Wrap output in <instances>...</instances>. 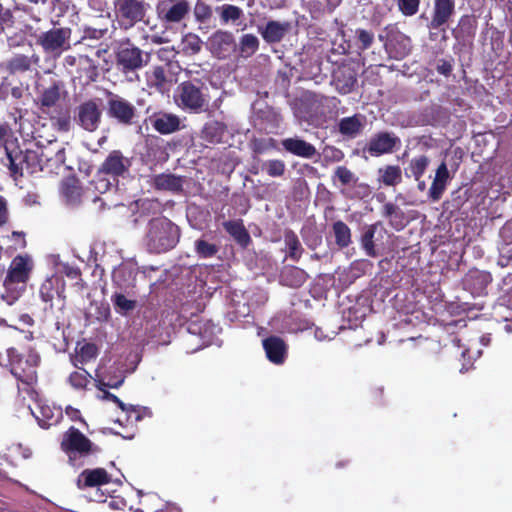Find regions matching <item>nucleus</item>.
Masks as SVG:
<instances>
[{"mask_svg":"<svg viewBox=\"0 0 512 512\" xmlns=\"http://www.w3.org/2000/svg\"><path fill=\"white\" fill-rule=\"evenodd\" d=\"M179 239V227L168 218L156 217L148 222L144 243L150 253H165L173 249Z\"/></svg>","mask_w":512,"mask_h":512,"instance_id":"f257e3e1","label":"nucleus"},{"mask_svg":"<svg viewBox=\"0 0 512 512\" xmlns=\"http://www.w3.org/2000/svg\"><path fill=\"white\" fill-rule=\"evenodd\" d=\"M4 148L8 169L15 180L23 177L25 173L33 175L42 171L35 146L28 147L26 143L21 146L15 140L6 142Z\"/></svg>","mask_w":512,"mask_h":512,"instance_id":"f03ea898","label":"nucleus"},{"mask_svg":"<svg viewBox=\"0 0 512 512\" xmlns=\"http://www.w3.org/2000/svg\"><path fill=\"white\" fill-rule=\"evenodd\" d=\"M33 263L28 256L18 255L10 263L7 275L3 281L4 293L2 299L7 304H14L26 289Z\"/></svg>","mask_w":512,"mask_h":512,"instance_id":"7ed1b4c3","label":"nucleus"},{"mask_svg":"<svg viewBox=\"0 0 512 512\" xmlns=\"http://www.w3.org/2000/svg\"><path fill=\"white\" fill-rule=\"evenodd\" d=\"M61 450L67 455L68 462L72 466L83 465V458L95 455L101 449L86 437L79 429L74 426L64 432L61 443Z\"/></svg>","mask_w":512,"mask_h":512,"instance_id":"20e7f679","label":"nucleus"},{"mask_svg":"<svg viewBox=\"0 0 512 512\" xmlns=\"http://www.w3.org/2000/svg\"><path fill=\"white\" fill-rule=\"evenodd\" d=\"M8 357L11 374L23 385L27 386L25 391L28 394H37L33 387L37 383V367L41 361L40 356L31 351L23 357L15 354L14 349H9Z\"/></svg>","mask_w":512,"mask_h":512,"instance_id":"39448f33","label":"nucleus"},{"mask_svg":"<svg viewBox=\"0 0 512 512\" xmlns=\"http://www.w3.org/2000/svg\"><path fill=\"white\" fill-rule=\"evenodd\" d=\"M114 54L116 68L124 75L142 69L150 60L149 53L142 51L128 38L118 43Z\"/></svg>","mask_w":512,"mask_h":512,"instance_id":"423d86ee","label":"nucleus"},{"mask_svg":"<svg viewBox=\"0 0 512 512\" xmlns=\"http://www.w3.org/2000/svg\"><path fill=\"white\" fill-rule=\"evenodd\" d=\"M174 99L182 110L195 114L205 112L209 103L208 95L204 92V85L192 81L180 83Z\"/></svg>","mask_w":512,"mask_h":512,"instance_id":"0eeeda50","label":"nucleus"},{"mask_svg":"<svg viewBox=\"0 0 512 512\" xmlns=\"http://www.w3.org/2000/svg\"><path fill=\"white\" fill-rule=\"evenodd\" d=\"M113 12L120 28L128 30L144 20L147 3L145 0H114Z\"/></svg>","mask_w":512,"mask_h":512,"instance_id":"6e6552de","label":"nucleus"},{"mask_svg":"<svg viewBox=\"0 0 512 512\" xmlns=\"http://www.w3.org/2000/svg\"><path fill=\"white\" fill-rule=\"evenodd\" d=\"M70 36V28H52L38 36L37 44L45 53L59 57L64 51L70 49Z\"/></svg>","mask_w":512,"mask_h":512,"instance_id":"1a4fd4ad","label":"nucleus"},{"mask_svg":"<svg viewBox=\"0 0 512 512\" xmlns=\"http://www.w3.org/2000/svg\"><path fill=\"white\" fill-rule=\"evenodd\" d=\"M207 50L219 60H227L237 52V42L232 32L218 29L207 39Z\"/></svg>","mask_w":512,"mask_h":512,"instance_id":"9d476101","label":"nucleus"},{"mask_svg":"<svg viewBox=\"0 0 512 512\" xmlns=\"http://www.w3.org/2000/svg\"><path fill=\"white\" fill-rule=\"evenodd\" d=\"M107 114L118 124L130 126L138 117L136 107L127 99L109 92L107 101Z\"/></svg>","mask_w":512,"mask_h":512,"instance_id":"9b49d317","label":"nucleus"},{"mask_svg":"<svg viewBox=\"0 0 512 512\" xmlns=\"http://www.w3.org/2000/svg\"><path fill=\"white\" fill-rule=\"evenodd\" d=\"M131 166L132 158L125 156L121 150H112L98 169L118 182L119 178L129 175Z\"/></svg>","mask_w":512,"mask_h":512,"instance_id":"f8f14e48","label":"nucleus"},{"mask_svg":"<svg viewBox=\"0 0 512 512\" xmlns=\"http://www.w3.org/2000/svg\"><path fill=\"white\" fill-rule=\"evenodd\" d=\"M456 13V0H433V8L427 28L446 32L450 20Z\"/></svg>","mask_w":512,"mask_h":512,"instance_id":"ddd939ff","label":"nucleus"},{"mask_svg":"<svg viewBox=\"0 0 512 512\" xmlns=\"http://www.w3.org/2000/svg\"><path fill=\"white\" fill-rule=\"evenodd\" d=\"M102 111L97 100L90 99L76 108L75 121L84 130L94 132L101 123Z\"/></svg>","mask_w":512,"mask_h":512,"instance_id":"4468645a","label":"nucleus"},{"mask_svg":"<svg viewBox=\"0 0 512 512\" xmlns=\"http://www.w3.org/2000/svg\"><path fill=\"white\" fill-rule=\"evenodd\" d=\"M190 9V3L187 0H161L156 6L159 19L169 24L184 20Z\"/></svg>","mask_w":512,"mask_h":512,"instance_id":"2eb2a0df","label":"nucleus"},{"mask_svg":"<svg viewBox=\"0 0 512 512\" xmlns=\"http://www.w3.org/2000/svg\"><path fill=\"white\" fill-rule=\"evenodd\" d=\"M33 146H35L38 158H40L42 171L45 168L52 171L65 164V148L57 141L49 142L47 146L39 145V143H34Z\"/></svg>","mask_w":512,"mask_h":512,"instance_id":"dca6fc26","label":"nucleus"},{"mask_svg":"<svg viewBox=\"0 0 512 512\" xmlns=\"http://www.w3.org/2000/svg\"><path fill=\"white\" fill-rule=\"evenodd\" d=\"M401 145V140L393 132L381 131L374 134L364 147V152L370 156L378 157L390 154Z\"/></svg>","mask_w":512,"mask_h":512,"instance_id":"f3484780","label":"nucleus"},{"mask_svg":"<svg viewBox=\"0 0 512 512\" xmlns=\"http://www.w3.org/2000/svg\"><path fill=\"white\" fill-rule=\"evenodd\" d=\"M357 75V70L351 64H342L334 70L331 84L339 94H349L357 84Z\"/></svg>","mask_w":512,"mask_h":512,"instance_id":"a211bd4d","label":"nucleus"},{"mask_svg":"<svg viewBox=\"0 0 512 512\" xmlns=\"http://www.w3.org/2000/svg\"><path fill=\"white\" fill-rule=\"evenodd\" d=\"M111 475L104 468L85 469L77 478V487L79 489L99 487L109 484Z\"/></svg>","mask_w":512,"mask_h":512,"instance_id":"6ab92c4d","label":"nucleus"},{"mask_svg":"<svg viewBox=\"0 0 512 512\" xmlns=\"http://www.w3.org/2000/svg\"><path fill=\"white\" fill-rule=\"evenodd\" d=\"M268 360L274 364H283L287 356V344L279 336H269L262 341Z\"/></svg>","mask_w":512,"mask_h":512,"instance_id":"aec40b11","label":"nucleus"},{"mask_svg":"<svg viewBox=\"0 0 512 512\" xmlns=\"http://www.w3.org/2000/svg\"><path fill=\"white\" fill-rule=\"evenodd\" d=\"M60 193L67 204L75 206L80 204L84 191L80 180L76 176L70 175L61 181Z\"/></svg>","mask_w":512,"mask_h":512,"instance_id":"412c9836","label":"nucleus"},{"mask_svg":"<svg viewBox=\"0 0 512 512\" xmlns=\"http://www.w3.org/2000/svg\"><path fill=\"white\" fill-rule=\"evenodd\" d=\"M291 30V23L288 21L280 22L269 20L266 25L260 29V34L265 42L269 44L279 43Z\"/></svg>","mask_w":512,"mask_h":512,"instance_id":"4be33fe9","label":"nucleus"},{"mask_svg":"<svg viewBox=\"0 0 512 512\" xmlns=\"http://www.w3.org/2000/svg\"><path fill=\"white\" fill-rule=\"evenodd\" d=\"M283 149L295 156L311 159L317 154V150L311 143L299 138L290 137L281 141Z\"/></svg>","mask_w":512,"mask_h":512,"instance_id":"5701e85b","label":"nucleus"},{"mask_svg":"<svg viewBox=\"0 0 512 512\" xmlns=\"http://www.w3.org/2000/svg\"><path fill=\"white\" fill-rule=\"evenodd\" d=\"M76 73L82 85H90L96 82L100 75L98 64L86 55H80L78 57Z\"/></svg>","mask_w":512,"mask_h":512,"instance_id":"b1692460","label":"nucleus"},{"mask_svg":"<svg viewBox=\"0 0 512 512\" xmlns=\"http://www.w3.org/2000/svg\"><path fill=\"white\" fill-rule=\"evenodd\" d=\"M307 279L306 271L293 265L284 266L279 274V283L289 288H299Z\"/></svg>","mask_w":512,"mask_h":512,"instance_id":"393cba45","label":"nucleus"},{"mask_svg":"<svg viewBox=\"0 0 512 512\" xmlns=\"http://www.w3.org/2000/svg\"><path fill=\"white\" fill-rule=\"evenodd\" d=\"M64 292V281L58 276H51L45 279L39 289V295L43 302L49 304V308H53V299L55 295L61 296Z\"/></svg>","mask_w":512,"mask_h":512,"instance_id":"a878e982","label":"nucleus"},{"mask_svg":"<svg viewBox=\"0 0 512 512\" xmlns=\"http://www.w3.org/2000/svg\"><path fill=\"white\" fill-rule=\"evenodd\" d=\"M152 127L160 134H170L180 129V119L177 115L168 113L155 114L150 118Z\"/></svg>","mask_w":512,"mask_h":512,"instance_id":"bb28decb","label":"nucleus"},{"mask_svg":"<svg viewBox=\"0 0 512 512\" xmlns=\"http://www.w3.org/2000/svg\"><path fill=\"white\" fill-rule=\"evenodd\" d=\"M450 173L445 162L436 169L434 180L429 189V197L432 201H439L446 189Z\"/></svg>","mask_w":512,"mask_h":512,"instance_id":"cd10ccee","label":"nucleus"},{"mask_svg":"<svg viewBox=\"0 0 512 512\" xmlns=\"http://www.w3.org/2000/svg\"><path fill=\"white\" fill-rule=\"evenodd\" d=\"M40 57L37 54L26 56L16 54L7 62V70L10 74L24 73L31 70L32 66H39Z\"/></svg>","mask_w":512,"mask_h":512,"instance_id":"c85d7f7f","label":"nucleus"},{"mask_svg":"<svg viewBox=\"0 0 512 512\" xmlns=\"http://www.w3.org/2000/svg\"><path fill=\"white\" fill-rule=\"evenodd\" d=\"M227 132V126L220 121H209L204 124L200 137L209 144H218L223 141Z\"/></svg>","mask_w":512,"mask_h":512,"instance_id":"c756f323","label":"nucleus"},{"mask_svg":"<svg viewBox=\"0 0 512 512\" xmlns=\"http://www.w3.org/2000/svg\"><path fill=\"white\" fill-rule=\"evenodd\" d=\"M365 117L360 114L344 117L338 123V131L341 135L355 138L364 128Z\"/></svg>","mask_w":512,"mask_h":512,"instance_id":"7c9ffc66","label":"nucleus"},{"mask_svg":"<svg viewBox=\"0 0 512 512\" xmlns=\"http://www.w3.org/2000/svg\"><path fill=\"white\" fill-rule=\"evenodd\" d=\"M223 227L241 247L246 248L250 244L251 237L241 219L225 221Z\"/></svg>","mask_w":512,"mask_h":512,"instance_id":"2f4dec72","label":"nucleus"},{"mask_svg":"<svg viewBox=\"0 0 512 512\" xmlns=\"http://www.w3.org/2000/svg\"><path fill=\"white\" fill-rule=\"evenodd\" d=\"M61 84L58 81L44 89L38 97L37 104L42 112H47L50 108L54 107L60 99Z\"/></svg>","mask_w":512,"mask_h":512,"instance_id":"473e14b6","label":"nucleus"},{"mask_svg":"<svg viewBox=\"0 0 512 512\" xmlns=\"http://www.w3.org/2000/svg\"><path fill=\"white\" fill-rule=\"evenodd\" d=\"M352 45L355 47L357 54L370 49L375 42V34L372 30L366 28H356L353 31Z\"/></svg>","mask_w":512,"mask_h":512,"instance_id":"72a5a7b5","label":"nucleus"},{"mask_svg":"<svg viewBox=\"0 0 512 512\" xmlns=\"http://www.w3.org/2000/svg\"><path fill=\"white\" fill-rule=\"evenodd\" d=\"M154 187L157 190L178 193L183 189V178L174 174L161 173L154 177Z\"/></svg>","mask_w":512,"mask_h":512,"instance_id":"f704fd0d","label":"nucleus"},{"mask_svg":"<svg viewBox=\"0 0 512 512\" xmlns=\"http://www.w3.org/2000/svg\"><path fill=\"white\" fill-rule=\"evenodd\" d=\"M146 81L149 88L164 93L168 90V79L164 67L154 66L146 72Z\"/></svg>","mask_w":512,"mask_h":512,"instance_id":"c9c22d12","label":"nucleus"},{"mask_svg":"<svg viewBox=\"0 0 512 512\" xmlns=\"http://www.w3.org/2000/svg\"><path fill=\"white\" fill-rule=\"evenodd\" d=\"M380 184L395 187L402 182V170L398 165H386L378 169Z\"/></svg>","mask_w":512,"mask_h":512,"instance_id":"e433bc0d","label":"nucleus"},{"mask_svg":"<svg viewBox=\"0 0 512 512\" xmlns=\"http://www.w3.org/2000/svg\"><path fill=\"white\" fill-rule=\"evenodd\" d=\"M259 45L257 36L251 33L243 34L237 44L236 54L241 58H250L258 51Z\"/></svg>","mask_w":512,"mask_h":512,"instance_id":"4c0bfd02","label":"nucleus"},{"mask_svg":"<svg viewBox=\"0 0 512 512\" xmlns=\"http://www.w3.org/2000/svg\"><path fill=\"white\" fill-rule=\"evenodd\" d=\"M98 353L99 350L96 344L85 343L77 350L76 355L71 356V362L74 367L80 368V366L83 367L85 364L96 359Z\"/></svg>","mask_w":512,"mask_h":512,"instance_id":"58836bf2","label":"nucleus"},{"mask_svg":"<svg viewBox=\"0 0 512 512\" xmlns=\"http://www.w3.org/2000/svg\"><path fill=\"white\" fill-rule=\"evenodd\" d=\"M477 21L471 15H463L459 19L458 27L453 30L456 39L472 38L475 36Z\"/></svg>","mask_w":512,"mask_h":512,"instance_id":"ea45409f","label":"nucleus"},{"mask_svg":"<svg viewBox=\"0 0 512 512\" xmlns=\"http://www.w3.org/2000/svg\"><path fill=\"white\" fill-rule=\"evenodd\" d=\"M284 242L288 250L289 258L298 262L304 252V249L297 234L291 229H286L284 231Z\"/></svg>","mask_w":512,"mask_h":512,"instance_id":"a19ab883","label":"nucleus"},{"mask_svg":"<svg viewBox=\"0 0 512 512\" xmlns=\"http://www.w3.org/2000/svg\"><path fill=\"white\" fill-rule=\"evenodd\" d=\"M492 281L491 274L485 271H471L465 278V285L472 286L481 293Z\"/></svg>","mask_w":512,"mask_h":512,"instance_id":"79ce46f5","label":"nucleus"},{"mask_svg":"<svg viewBox=\"0 0 512 512\" xmlns=\"http://www.w3.org/2000/svg\"><path fill=\"white\" fill-rule=\"evenodd\" d=\"M429 158L426 155H420L410 160L408 167L405 169L407 177H413L419 181L426 172L429 165Z\"/></svg>","mask_w":512,"mask_h":512,"instance_id":"37998d69","label":"nucleus"},{"mask_svg":"<svg viewBox=\"0 0 512 512\" xmlns=\"http://www.w3.org/2000/svg\"><path fill=\"white\" fill-rule=\"evenodd\" d=\"M332 230L335 237V243L339 248L343 249L351 244V230L345 222L341 220L334 222Z\"/></svg>","mask_w":512,"mask_h":512,"instance_id":"c03bdc74","label":"nucleus"},{"mask_svg":"<svg viewBox=\"0 0 512 512\" xmlns=\"http://www.w3.org/2000/svg\"><path fill=\"white\" fill-rule=\"evenodd\" d=\"M217 11L222 24H236L244 16L243 10L232 4H223L217 7Z\"/></svg>","mask_w":512,"mask_h":512,"instance_id":"a18cd8bd","label":"nucleus"},{"mask_svg":"<svg viewBox=\"0 0 512 512\" xmlns=\"http://www.w3.org/2000/svg\"><path fill=\"white\" fill-rule=\"evenodd\" d=\"M377 230V224L368 225L360 238L361 247L365 251L366 255L369 257H376L378 255L375 244L374 237Z\"/></svg>","mask_w":512,"mask_h":512,"instance_id":"49530a36","label":"nucleus"},{"mask_svg":"<svg viewBox=\"0 0 512 512\" xmlns=\"http://www.w3.org/2000/svg\"><path fill=\"white\" fill-rule=\"evenodd\" d=\"M78 369V371H74L69 375L67 381L73 389L78 391H85L91 379L93 378L91 374L83 367L80 366Z\"/></svg>","mask_w":512,"mask_h":512,"instance_id":"de8ad7c7","label":"nucleus"},{"mask_svg":"<svg viewBox=\"0 0 512 512\" xmlns=\"http://www.w3.org/2000/svg\"><path fill=\"white\" fill-rule=\"evenodd\" d=\"M382 215L389 219L390 224L397 230L403 227L404 213L394 203L387 202L382 209Z\"/></svg>","mask_w":512,"mask_h":512,"instance_id":"09e8293b","label":"nucleus"},{"mask_svg":"<svg viewBox=\"0 0 512 512\" xmlns=\"http://www.w3.org/2000/svg\"><path fill=\"white\" fill-rule=\"evenodd\" d=\"M203 42L195 33H187L182 39V51L186 55L198 54L202 49Z\"/></svg>","mask_w":512,"mask_h":512,"instance_id":"8fccbe9b","label":"nucleus"},{"mask_svg":"<svg viewBox=\"0 0 512 512\" xmlns=\"http://www.w3.org/2000/svg\"><path fill=\"white\" fill-rule=\"evenodd\" d=\"M112 186L108 175L101 173V170L98 169L94 178L90 181L88 190H92L95 193L103 194L107 192Z\"/></svg>","mask_w":512,"mask_h":512,"instance_id":"3c124183","label":"nucleus"},{"mask_svg":"<svg viewBox=\"0 0 512 512\" xmlns=\"http://www.w3.org/2000/svg\"><path fill=\"white\" fill-rule=\"evenodd\" d=\"M194 249L199 258H212L219 252V246L213 243H209L204 239H198L195 241Z\"/></svg>","mask_w":512,"mask_h":512,"instance_id":"603ef678","label":"nucleus"},{"mask_svg":"<svg viewBox=\"0 0 512 512\" xmlns=\"http://www.w3.org/2000/svg\"><path fill=\"white\" fill-rule=\"evenodd\" d=\"M112 302L117 312L125 314L129 311H132L136 308V300L128 299L122 293H115L112 296Z\"/></svg>","mask_w":512,"mask_h":512,"instance_id":"864d4df0","label":"nucleus"},{"mask_svg":"<svg viewBox=\"0 0 512 512\" xmlns=\"http://www.w3.org/2000/svg\"><path fill=\"white\" fill-rule=\"evenodd\" d=\"M398 11L405 17H412L419 12L421 0H394Z\"/></svg>","mask_w":512,"mask_h":512,"instance_id":"5fc2aeb1","label":"nucleus"},{"mask_svg":"<svg viewBox=\"0 0 512 512\" xmlns=\"http://www.w3.org/2000/svg\"><path fill=\"white\" fill-rule=\"evenodd\" d=\"M107 33H108L107 28H95V27H91V26H85L83 28V34L79 41V44H86L88 46H92L91 44L86 43V41H89V40L99 41L102 38H104Z\"/></svg>","mask_w":512,"mask_h":512,"instance_id":"6e6d98bb","label":"nucleus"},{"mask_svg":"<svg viewBox=\"0 0 512 512\" xmlns=\"http://www.w3.org/2000/svg\"><path fill=\"white\" fill-rule=\"evenodd\" d=\"M262 168L270 177H281L286 171L285 162L280 159L267 160Z\"/></svg>","mask_w":512,"mask_h":512,"instance_id":"4d7b16f0","label":"nucleus"},{"mask_svg":"<svg viewBox=\"0 0 512 512\" xmlns=\"http://www.w3.org/2000/svg\"><path fill=\"white\" fill-rule=\"evenodd\" d=\"M194 16L200 23L207 22L212 17V8L203 0H197L194 6Z\"/></svg>","mask_w":512,"mask_h":512,"instance_id":"13d9d810","label":"nucleus"},{"mask_svg":"<svg viewBox=\"0 0 512 512\" xmlns=\"http://www.w3.org/2000/svg\"><path fill=\"white\" fill-rule=\"evenodd\" d=\"M39 416H36L40 427L47 429L51 425L57 422V419L53 420L54 415L52 409L47 405L40 406Z\"/></svg>","mask_w":512,"mask_h":512,"instance_id":"bf43d9fd","label":"nucleus"},{"mask_svg":"<svg viewBox=\"0 0 512 512\" xmlns=\"http://www.w3.org/2000/svg\"><path fill=\"white\" fill-rule=\"evenodd\" d=\"M335 177H337L340 183L344 186L355 184L357 181L354 173L346 166H338L335 170Z\"/></svg>","mask_w":512,"mask_h":512,"instance_id":"052dcab7","label":"nucleus"},{"mask_svg":"<svg viewBox=\"0 0 512 512\" xmlns=\"http://www.w3.org/2000/svg\"><path fill=\"white\" fill-rule=\"evenodd\" d=\"M436 71L443 76H450L453 71V58L439 59L436 65Z\"/></svg>","mask_w":512,"mask_h":512,"instance_id":"680f3d73","label":"nucleus"},{"mask_svg":"<svg viewBox=\"0 0 512 512\" xmlns=\"http://www.w3.org/2000/svg\"><path fill=\"white\" fill-rule=\"evenodd\" d=\"M475 358L470 355V349L466 348L461 351V367L460 372L464 373L473 367Z\"/></svg>","mask_w":512,"mask_h":512,"instance_id":"e2e57ef3","label":"nucleus"},{"mask_svg":"<svg viewBox=\"0 0 512 512\" xmlns=\"http://www.w3.org/2000/svg\"><path fill=\"white\" fill-rule=\"evenodd\" d=\"M274 140L272 138L265 140V139H254L251 142L252 150L255 154H262L266 150L269 149L270 145L269 143H272Z\"/></svg>","mask_w":512,"mask_h":512,"instance_id":"0e129e2a","label":"nucleus"},{"mask_svg":"<svg viewBox=\"0 0 512 512\" xmlns=\"http://www.w3.org/2000/svg\"><path fill=\"white\" fill-rule=\"evenodd\" d=\"M14 24V16L9 9H0V26L2 27V32L5 28H10Z\"/></svg>","mask_w":512,"mask_h":512,"instance_id":"69168bd1","label":"nucleus"},{"mask_svg":"<svg viewBox=\"0 0 512 512\" xmlns=\"http://www.w3.org/2000/svg\"><path fill=\"white\" fill-rule=\"evenodd\" d=\"M498 265L501 267L512 266V247L507 248L500 253Z\"/></svg>","mask_w":512,"mask_h":512,"instance_id":"338daca9","label":"nucleus"},{"mask_svg":"<svg viewBox=\"0 0 512 512\" xmlns=\"http://www.w3.org/2000/svg\"><path fill=\"white\" fill-rule=\"evenodd\" d=\"M500 236L506 244H512V220L504 224L501 228Z\"/></svg>","mask_w":512,"mask_h":512,"instance_id":"774afa93","label":"nucleus"}]
</instances>
